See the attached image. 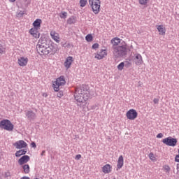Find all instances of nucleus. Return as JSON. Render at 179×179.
Wrapping results in <instances>:
<instances>
[{
    "instance_id": "obj_13",
    "label": "nucleus",
    "mask_w": 179,
    "mask_h": 179,
    "mask_svg": "<svg viewBox=\"0 0 179 179\" xmlns=\"http://www.w3.org/2000/svg\"><path fill=\"white\" fill-rule=\"evenodd\" d=\"M134 61L137 66H140L143 64V57L141 55H139V53L135 54V57L134 59Z\"/></svg>"
},
{
    "instance_id": "obj_42",
    "label": "nucleus",
    "mask_w": 179,
    "mask_h": 179,
    "mask_svg": "<svg viewBox=\"0 0 179 179\" xmlns=\"http://www.w3.org/2000/svg\"><path fill=\"white\" fill-rule=\"evenodd\" d=\"M19 15H20L21 16H23V15H24V12L20 11V12L19 13Z\"/></svg>"
},
{
    "instance_id": "obj_41",
    "label": "nucleus",
    "mask_w": 179,
    "mask_h": 179,
    "mask_svg": "<svg viewBox=\"0 0 179 179\" xmlns=\"http://www.w3.org/2000/svg\"><path fill=\"white\" fill-rule=\"evenodd\" d=\"M153 101L155 104H157L159 103V99H155Z\"/></svg>"
},
{
    "instance_id": "obj_12",
    "label": "nucleus",
    "mask_w": 179,
    "mask_h": 179,
    "mask_svg": "<svg viewBox=\"0 0 179 179\" xmlns=\"http://www.w3.org/2000/svg\"><path fill=\"white\" fill-rule=\"evenodd\" d=\"M74 61L73 57L72 56H68L64 62V66L66 69H69L71 68L73 62Z\"/></svg>"
},
{
    "instance_id": "obj_23",
    "label": "nucleus",
    "mask_w": 179,
    "mask_h": 179,
    "mask_svg": "<svg viewBox=\"0 0 179 179\" xmlns=\"http://www.w3.org/2000/svg\"><path fill=\"white\" fill-rule=\"evenodd\" d=\"M6 52V45H4L3 43H1V42H0V56L5 54Z\"/></svg>"
},
{
    "instance_id": "obj_22",
    "label": "nucleus",
    "mask_w": 179,
    "mask_h": 179,
    "mask_svg": "<svg viewBox=\"0 0 179 179\" xmlns=\"http://www.w3.org/2000/svg\"><path fill=\"white\" fill-rule=\"evenodd\" d=\"M124 166V158L122 155L120 156L118 161H117V170H120Z\"/></svg>"
},
{
    "instance_id": "obj_43",
    "label": "nucleus",
    "mask_w": 179,
    "mask_h": 179,
    "mask_svg": "<svg viewBox=\"0 0 179 179\" xmlns=\"http://www.w3.org/2000/svg\"><path fill=\"white\" fill-rule=\"evenodd\" d=\"M177 171L178 173H179V164H177Z\"/></svg>"
},
{
    "instance_id": "obj_18",
    "label": "nucleus",
    "mask_w": 179,
    "mask_h": 179,
    "mask_svg": "<svg viewBox=\"0 0 179 179\" xmlns=\"http://www.w3.org/2000/svg\"><path fill=\"white\" fill-rule=\"evenodd\" d=\"M41 24H42V20L40 18H37L33 22L32 25L34 29H38L40 30V29L41 27Z\"/></svg>"
},
{
    "instance_id": "obj_35",
    "label": "nucleus",
    "mask_w": 179,
    "mask_h": 179,
    "mask_svg": "<svg viewBox=\"0 0 179 179\" xmlns=\"http://www.w3.org/2000/svg\"><path fill=\"white\" fill-rule=\"evenodd\" d=\"M99 48V43H94V45H92V49H94V50H96Z\"/></svg>"
},
{
    "instance_id": "obj_9",
    "label": "nucleus",
    "mask_w": 179,
    "mask_h": 179,
    "mask_svg": "<svg viewBox=\"0 0 179 179\" xmlns=\"http://www.w3.org/2000/svg\"><path fill=\"white\" fill-rule=\"evenodd\" d=\"M162 142L168 146L175 147L177 145L178 141L176 138L168 137L166 138L163 139Z\"/></svg>"
},
{
    "instance_id": "obj_21",
    "label": "nucleus",
    "mask_w": 179,
    "mask_h": 179,
    "mask_svg": "<svg viewBox=\"0 0 179 179\" xmlns=\"http://www.w3.org/2000/svg\"><path fill=\"white\" fill-rule=\"evenodd\" d=\"M157 29L160 36H164L166 34V29L164 25H157Z\"/></svg>"
},
{
    "instance_id": "obj_4",
    "label": "nucleus",
    "mask_w": 179,
    "mask_h": 179,
    "mask_svg": "<svg viewBox=\"0 0 179 179\" xmlns=\"http://www.w3.org/2000/svg\"><path fill=\"white\" fill-rule=\"evenodd\" d=\"M66 85V80L64 76H60L55 81L52 82V88L55 92H59L60 87L64 86Z\"/></svg>"
},
{
    "instance_id": "obj_7",
    "label": "nucleus",
    "mask_w": 179,
    "mask_h": 179,
    "mask_svg": "<svg viewBox=\"0 0 179 179\" xmlns=\"http://www.w3.org/2000/svg\"><path fill=\"white\" fill-rule=\"evenodd\" d=\"M108 55V50L106 48L104 49H99L96 53H94V58L98 60H101L106 58Z\"/></svg>"
},
{
    "instance_id": "obj_15",
    "label": "nucleus",
    "mask_w": 179,
    "mask_h": 179,
    "mask_svg": "<svg viewBox=\"0 0 179 179\" xmlns=\"http://www.w3.org/2000/svg\"><path fill=\"white\" fill-rule=\"evenodd\" d=\"M58 45L57 43H55L54 42H52L50 45H49V52L51 53H56L59 51Z\"/></svg>"
},
{
    "instance_id": "obj_19",
    "label": "nucleus",
    "mask_w": 179,
    "mask_h": 179,
    "mask_svg": "<svg viewBox=\"0 0 179 179\" xmlns=\"http://www.w3.org/2000/svg\"><path fill=\"white\" fill-rule=\"evenodd\" d=\"M121 41L120 38H113L111 40V44L113 45V48L119 47Z\"/></svg>"
},
{
    "instance_id": "obj_37",
    "label": "nucleus",
    "mask_w": 179,
    "mask_h": 179,
    "mask_svg": "<svg viewBox=\"0 0 179 179\" xmlns=\"http://www.w3.org/2000/svg\"><path fill=\"white\" fill-rule=\"evenodd\" d=\"M164 135L161 133V134H159L157 136V138H163Z\"/></svg>"
},
{
    "instance_id": "obj_45",
    "label": "nucleus",
    "mask_w": 179,
    "mask_h": 179,
    "mask_svg": "<svg viewBox=\"0 0 179 179\" xmlns=\"http://www.w3.org/2000/svg\"><path fill=\"white\" fill-rule=\"evenodd\" d=\"M45 153V151L43 150V151L42 152V153H41V155H42V156L44 155Z\"/></svg>"
},
{
    "instance_id": "obj_24",
    "label": "nucleus",
    "mask_w": 179,
    "mask_h": 179,
    "mask_svg": "<svg viewBox=\"0 0 179 179\" xmlns=\"http://www.w3.org/2000/svg\"><path fill=\"white\" fill-rule=\"evenodd\" d=\"M76 22V17L75 16H71L67 20V23L69 24H75Z\"/></svg>"
},
{
    "instance_id": "obj_27",
    "label": "nucleus",
    "mask_w": 179,
    "mask_h": 179,
    "mask_svg": "<svg viewBox=\"0 0 179 179\" xmlns=\"http://www.w3.org/2000/svg\"><path fill=\"white\" fill-rule=\"evenodd\" d=\"M23 170H24V173L25 174H28L30 171V168L28 164H25L24 166H22Z\"/></svg>"
},
{
    "instance_id": "obj_2",
    "label": "nucleus",
    "mask_w": 179,
    "mask_h": 179,
    "mask_svg": "<svg viewBox=\"0 0 179 179\" xmlns=\"http://www.w3.org/2000/svg\"><path fill=\"white\" fill-rule=\"evenodd\" d=\"M128 52V46L125 42H122L120 46L113 48V55L116 58H121L127 55Z\"/></svg>"
},
{
    "instance_id": "obj_1",
    "label": "nucleus",
    "mask_w": 179,
    "mask_h": 179,
    "mask_svg": "<svg viewBox=\"0 0 179 179\" xmlns=\"http://www.w3.org/2000/svg\"><path fill=\"white\" fill-rule=\"evenodd\" d=\"M74 97L78 105H81L90 99V92L86 87H80V88H76Z\"/></svg>"
},
{
    "instance_id": "obj_16",
    "label": "nucleus",
    "mask_w": 179,
    "mask_h": 179,
    "mask_svg": "<svg viewBox=\"0 0 179 179\" xmlns=\"http://www.w3.org/2000/svg\"><path fill=\"white\" fill-rule=\"evenodd\" d=\"M14 146H15L17 149H22L27 148V144L24 141H19L14 144Z\"/></svg>"
},
{
    "instance_id": "obj_49",
    "label": "nucleus",
    "mask_w": 179,
    "mask_h": 179,
    "mask_svg": "<svg viewBox=\"0 0 179 179\" xmlns=\"http://www.w3.org/2000/svg\"><path fill=\"white\" fill-rule=\"evenodd\" d=\"M178 153H179V150H178Z\"/></svg>"
},
{
    "instance_id": "obj_25",
    "label": "nucleus",
    "mask_w": 179,
    "mask_h": 179,
    "mask_svg": "<svg viewBox=\"0 0 179 179\" xmlns=\"http://www.w3.org/2000/svg\"><path fill=\"white\" fill-rule=\"evenodd\" d=\"M27 153V150H19L17 151L16 153H15V156L17 157H19L22 155H24Z\"/></svg>"
},
{
    "instance_id": "obj_34",
    "label": "nucleus",
    "mask_w": 179,
    "mask_h": 179,
    "mask_svg": "<svg viewBox=\"0 0 179 179\" xmlns=\"http://www.w3.org/2000/svg\"><path fill=\"white\" fill-rule=\"evenodd\" d=\"M149 157H150V159L152 161H153V162H155V161H156V157H155V156L154 155L153 153H150V154L149 155Z\"/></svg>"
},
{
    "instance_id": "obj_5",
    "label": "nucleus",
    "mask_w": 179,
    "mask_h": 179,
    "mask_svg": "<svg viewBox=\"0 0 179 179\" xmlns=\"http://www.w3.org/2000/svg\"><path fill=\"white\" fill-rule=\"evenodd\" d=\"M89 3L92 8V12L97 15L101 11V1L100 0H89Z\"/></svg>"
},
{
    "instance_id": "obj_29",
    "label": "nucleus",
    "mask_w": 179,
    "mask_h": 179,
    "mask_svg": "<svg viewBox=\"0 0 179 179\" xmlns=\"http://www.w3.org/2000/svg\"><path fill=\"white\" fill-rule=\"evenodd\" d=\"M85 39L87 42H92L93 41V36L91 35V34H89L85 36Z\"/></svg>"
},
{
    "instance_id": "obj_46",
    "label": "nucleus",
    "mask_w": 179,
    "mask_h": 179,
    "mask_svg": "<svg viewBox=\"0 0 179 179\" xmlns=\"http://www.w3.org/2000/svg\"><path fill=\"white\" fill-rule=\"evenodd\" d=\"M10 1V2H11V3H13V2H15L16 0H9Z\"/></svg>"
},
{
    "instance_id": "obj_47",
    "label": "nucleus",
    "mask_w": 179,
    "mask_h": 179,
    "mask_svg": "<svg viewBox=\"0 0 179 179\" xmlns=\"http://www.w3.org/2000/svg\"><path fill=\"white\" fill-rule=\"evenodd\" d=\"M45 96V97H47L48 96V95H47V94H43V96Z\"/></svg>"
},
{
    "instance_id": "obj_11",
    "label": "nucleus",
    "mask_w": 179,
    "mask_h": 179,
    "mask_svg": "<svg viewBox=\"0 0 179 179\" xmlns=\"http://www.w3.org/2000/svg\"><path fill=\"white\" fill-rule=\"evenodd\" d=\"M39 30L38 28H31L29 29V33L36 39H38L40 38L41 34L39 32Z\"/></svg>"
},
{
    "instance_id": "obj_39",
    "label": "nucleus",
    "mask_w": 179,
    "mask_h": 179,
    "mask_svg": "<svg viewBox=\"0 0 179 179\" xmlns=\"http://www.w3.org/2000/svg\"><path fill=\"white\" fill-rule=\"evenodd\" d=\"M80 158H81V155H78L76 157V159H77V160H79Z\"/></svg>"
},
{
    "instance_id": "obj_3",
    "label": "nucleus",
    "mask_w": 179,
    "mask_h": 179,
    "mask_svg": "<svg viewBox=\"0 0 179 179\" xmlns=\"http://www.w3.org/2000/svg\"><path fill=\"white\" fill-rule=\"evenodd\" d=\"M38 53L41 55H48L50 54L49 45L46 42H39L36 46Z\"/></svg>"
},
{
    "instance_id": "obj_10",
    "label": "nucleus",
    "mask_w": 179,
    "mask_h": 179,
    "mask_svg": "<svg viewBox=\"0 0 179 179\" xmlns=\"http://www.w3.org/2000/svg\"><path fill=\"white\" fill-rule=\"evenodd\" d=\"M126 116L128 120H134L138 117V113L136 110L131 109L127 113Z\"/></svg>"
},
{
    "instance_id": "obj_40",
    "label": "nucleus",
    "mask_w": 179,
    "mask_h": 179,
    "mask_svg": "<svg viewBox=\"0 0 179 179\" xmlns=\"http://www.w3.org/2000/svg\"><path fill=\"white\" fill-rule=\"evenodd\" d=\"M31 147H33L34 148H36V143L34 142L31 143Z\"/></svg>"
},
{
    "instance_id": "obj_8",
    "label": "nucleus",
    "mask_w": 179,
    "mask_h": 179,
    "mask_svg": "<svg viewBox=\"0 0 179 179\" xmlns=\"http://www.w3.org/2000/svg\"><path fill=\"white\" fill-rule=\"evenodd\" d=\"M29 59L27 56H20L17 57V64L20 67L24 68L28 65Z\"/></svg>"
},
{
    "instance_id": "obj_26",
    "label": "nucleus",
    "mask_w": 179,
    "mask_h": 179,
    "mask_svg": "<svg viewBox=\"0 0 179 179\" xmlns=\"http://www.w3.org/2000/svg\"><path fill=\"white\" fill-rule=\"evenodd\" d=\"M163 171L167 173V174H169L170 172H171V167L169 166V165H164L163 166Z\"/></svg>"
},
{
    "instance_id": "obj_14",
    "label": "nucleus",
    "mask_w": 179,
    "mask_h": 179,
    "mask_svg": "<svg viewBox=\"0 0 179 179\" xmlns=\"http://www.w3.org/2000/svg\"><path fill=\"white\" fill-rule=\"evenodd\" d=\"M50 36L52 39L55 41L56 43H59L60 42V36L58 32H56V31H51Z\"/></svg>"
},
{
    "instance_id": "obj_33",
    "label": "nucleus",
    "mask_w": 179,
    "mask_h": 179,
    "mask_svg": "<svg viewBox=\"0 0 179 179\" xmlns=\"http://www.w3.org/2000/svg\"><path fill=\"white\" fill-rule=\"evenodd\" d=\"M138 1L141 5L146 6L148 3L149 0H138Z\"/></svg>"
},
{
    "instance_id": "obj_6",
    "label": "nucleus",
    "mask_w": 179,
    "mask_h": 179,
    "mask_svg": "<svg viewBox=\"0 0 179 179\" xmlns=\"http://www.w3.org/2000/svg\"><path fill=\"white\" fill-rule=\"evenodd\" d=\"M0 128L8 131H12L14 129V126L10 120H3L0 122Z\"/></svg>"
},
{
    "instance_id": "obj_20",
    "label": "nucleus",
    "mask_w": 179,
    "mask_h": 179,
    "mask_svg": "<svg viewBox=\"0 0 179 179\" xmlns=\"http://www.w3.org/2000/svg\"><path fill=\"white\" fill-rule=\"evenodd\" d=\"M30 160V157L27 155L22 157L19 161L18 163L20 165H23L24 164L27 163Z\"/></svg>"
},
{
    "instance_id": "obj_32",
    "label": "nucleus",
    "mask_w": 179,
    "mask_h": 179,
    "mask_svg": "<svg viewBox=\"0 0 179 179\" xmlns=\"http://www.w3.org/2000/svg\"><path fill=\"white\" fill-rule=\"evenodd\" d=\"M27 116L29 119H32L35 117V114L33 112H28Z\"/></svg>"
},
{
    "instance_id": "obj_48",
    "label": "nucleus",
    "mask_w": 179,
    "mask_h": 179,
    "mask_svg": "<svg viewBox=\"0 0 179 179\" xmlns=\"http://www.w3.org/2000/svg\"><path fill=\"white\" fill-rule=\"evenodd\" d=\"M126 63H128L129 64H130V63H129V62H126Z\"/></svg>"
},
{
    "instance_id": "obj_28",
    "label": "nucleus",
    "mask_w": 179,
    "mask_h": 179,
    "mask_svg": "<svg viewBox=\"0 0 179 179\" xmlns=\"http://www.w3.org/2000/svg\"><path fill=\"white\" fill-rule=\"evenodd\" d=\"M59 17L61 19H66L67 17V12L62 11V13H60Z\"/></svg>"
},
{
    "instance_id": "obj_31",
    "label": "nucleus",
    "mask_w": 179,
    "mask_h": 179,
    "mask_svg": "<svg viewBox=\"0 0 179 179\" xmlns=\"http://www.w3.org/2000/svg\"><path fill=\"white\" fill-rule=\"evenodd\" d=\"M87 0H80V4L81 8L85 7L87 5Z\"/></svg>"
},
{
    "instance_id": "obj_17",
    "label": "nucleus",
    "mask_w": 179,
    "mask_h": 179,
    "mask_svg": "<svg viewBox=\"0 0 179 179\" xmlns=\"http://www.w3.org/2000/svg\"><path fill=\"white\" fill-rule=\"evenodd\" d=\"M113 167L110 164H106L102 167V171L104 174H108L112 172Z\"/></svg>"
},
{
    "instance_id": "obj_44",
    "label": "nucleus",
    "mask_w": 179,
    "mask_h": 179,
    "mask_svg": "<svg viewBox=\"0 0 179 179\" xmlns=\"http://www.w3.org/2000/svg\"><path fill=\"white\" fill-rule=\"evenodd\" d=\"M20 179H30L29 177H22Z\"/></svg>"
},
{
    "instance_id": "obj_38",
    "label": "nucleus",
    "mask_w": 179,
    "mask_h": 179,
    "mask_svg": "<svg viewBox=\"0 0 179 179\" xmlns=\"http://www.w3.org/2000/svg\"><path fill=\"white\" fill-rule=\"evenodd\" d=\"M175 161H176V162H179V153H178V155H176V158H175Z\"/></svg>"
},
{
    "instance_id": "obj_30",
    "label": "nucleus",
    "mask_w": 179,
    "mask_h": 179,
    "mask_svg": "<svg viewBox=\"0 0 179 179\" xmlns=\"http://www.w3.org/2000/svg\"><path fill=\"white\" fill-rule=\"evenodd\" d=\"M124 66H125V63L124 62H122V63L118 64L117 69L119 71H122L124 69Z\"/></svg>"
},
{
    "instance_id": "obj_36",
    "label": "nucleus",
    "mask_w": 179,
    "mask_h": 179,
    "mask_svg": "<svg viewBox=\"0 0 179 179\" xmlns=\"http://www.w3.org/2000/svg\"><path fill=\"white\" fill-rule=\"evenodd\" d=\"M57 96L58 98H62L64 96L62 91H59V92L57 94Z\"/></svg>"
},
{
    "instance_id": "obj_50",
    "label": "nucleus",
    "mask_w": 179,
    "mask_h": 179,
    "mask_svg": "<svg viewBox=\"0 0 179 179\" xmlns=\"http://www.w3.org/2000/svg\"><path fill=\"white\" fill-rule=\"evenodd\" d=\"M36 179H38V178H36Z\"/></svg>"
}]
</instances>
